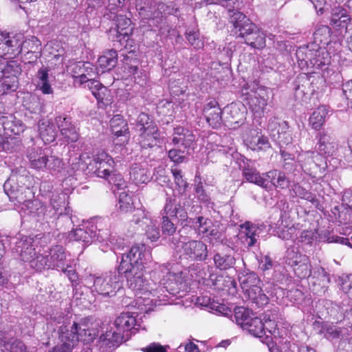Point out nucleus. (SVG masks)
<instances>
[{
  "instance_id": "2eb2a0df",
  "label": "nucleus",
  "mask_w": 352,
  "mask_h": 352,
  "mask_svg": "<svg viewBox=\"0 0 352 352\" xmlns=\"http://www.w3.org/2000/svg\"><path fill=\"white\" fill-rule=\"evenodd\" d=\"M48 260V268L63 269L68 267L67 263V254L63 246L56 245L50 249L46 255Z\"/></svg>"
},
{
  "instance_id": "a878e982",
  "label": "nucleus",
  "mask_w": 352,
  "mask_h": 352,
  "mask_svg": "<svg viewBox=\"0 0 352 352\" xmlns=\"http://www.w3.org/2000/svg\"><path fill=\"white\" fill-rule=\"evenodd\" d=\"M134 313H122L114 321L116 329L122 332L129 331L132 329H138L140 324L137 323Z\"/></svg>"
},
{
  "instance_id": "864d4df0",
  "label": "nucleus",
  "mask_w": 352,
  "mask_h": 352,
  "mask_svg": "<svg viewBox=\"0 0 352 352\" xmlns=\"http://www.w3.org/2000/svg\"><path fill=\"white\" fill-rule=\"evenodd\" d=\"M93 242H98L102 243L100 248L103 252L107 251L109 246L108 241L109 237V233L107 230H102L98 228L97 232H94L92 234Z\"/></svg>"
},
{
  "instance_id": "052dcab7",
  "label": "nucleus",
  "mask_w": 352,
  "mask_h": 352,
  "mask_svg": "<svg viewBox=\"0 0 352 352\" xmlns=\"http://www.w3.org/2000/svg\"><path fill=\"white\" fill-rule=\"evenodd\" d=\"M22 72L20 64L16 61H6L5 69V76H16L21 74Z\"/></svg>"
},
{
  "instance_id": "e433bc0d",
  "label": "nucleus",
  "mask_w": 352,
  "mask_h": 352,
  "mask_svg": "<svg viewBox=\"0 0 352 352\" xmlns=\"http://www.w3.org/2000/svg\"><path fill=\"white\" fill-rule=\"evenodd\" d=\"M98 63L99 66L104 70H111L118 63L117 52L114 50H107L98 58Z\"/></svg>"
},
{
  "instance_id": "aec40b11",
  "label": "nucleus",
  "mask_w": 352,
  "mask_h": 352,
  "mask_svg": "<svg viewBox=\"0 0 352 352\" xmlns=\"http://www.w3.org/2000/svg\"><path fill=\"white\" fill-rule=\"evenodd\" d=\"M160 134L157 125L140 131L139 144L143 148H152L160 142Z\"/></svg>"
},
{
  "instance_id": "72a5a7b5",
  "label": "nucleus",
  "mask_w": 352,
  "mask_h": 352,
  "mask_svg": "<svg viewBox=\"0 0 352 352\" xmlns=\"http://www.w3.org/2000/svg\"><path fill=\"white\" fill-rule=\"evenodd\" d=\"M351 21L347 11L340 7L335 8L332 10L331 24L335 27L346 28Z\"/></svg>"
},
{
  "instance_id": "6e6d98bb",
  "label": "nucleus",
  "mask_w": 352,
  "mask_h": 352,
  "mask_svg": "<svg viewBox=\"0 0 352 352\" xmlns=\"http://www.w3.org/2000/svg\"><path fill=\"white\" fill-rule=\"evenodd\" d=\"M28 263H30V266L36 271H41L42 270L48 268V260L47 256L41 254H36L34 257L31 258V260Z\"/></svg>"
},
{
  "instance_id": "39448f33",
  "label": "nucleus",
  "mask_w": 352,
  "mask_h": 352,
  "mask_svg": "<svg viewBox=\"0 0 352 352\" xmlns=\"http://www.w3.org/2000/svg\"><path fill=\"white\" fill-rule=\"evenodd\" d=\"M25 180L24 175L13 173L3 184L5 193L14 204H28L30 199L32 192L25 186Z\"/></svg>"
},
{
  "instance_id": "b1692460",
  "label": "nucleus",
  "mask_w": 352,
  "mask_h": 352,
  "mask_svg": "<svg viewBox=\"0 0 352 352\" xmlns=\"http://www.w3.org/2000/svg\"><path fill=\"white\" fill-rule=\"evenodd\" d=\"M226 111L230 124H241L245 120L246 109L243 104L231 103L226 107Z\"/></svg>"
},
{
  "instance_id": "6e6552de",
  "label": "nucleus",
  "mask_w": 352,
  "mask_h": 352,
  "mask_svg": "<svg viewBox=\"0 0 352 352\" xmlns=\"http://www.w3.org/2000/svg\"><path fill=\"white\" fill-rule=\"evenodd\" d=\"M182 254L194 261H204L208 258L207 245L201 240H189L182 243Z\"/></svg>"
},
{
  "instance_id": "7c9ffc66",
  "label": "nucleus",
  "mask_w": 352,
  "mask_h": 352,
  "mask_svg": "<svg viewBox=\"0 0 352 352\" xmlns=\"http://www.w3.org/2000/svg\"><path fill=\"white\" fill-rule=\"evenodd\" d=\"M242 229L243 230L240 233V239L242 243L247 247L254 245L258 237V228L246 223L243 226Z\"/></svg>"
},
{
  "instance_id": "c9c22d12",
  "label": "nucleus",
  "mask_w": 352,
  "mask_h": 352,
  "mask_svg": "<svg viewBox=\"0 0 352 352\" xmlns=\"http://www.w3.org/2000/svg\"><path fill=\"white\" fill-rule=\"evenodd\" d=\"M336 149V144L331 141V137L325 133H320V138L318 146V154L333 155Z\"/></svg>"
},
{
  "instance_id": "a211bd4d",
  "label": "nucleus",
  "mask_w": 352,
  "mask_h": 352,
  "mask_svg": "<svg viewBox=\"0 0 352 352\" xmlns=\"http://www.w3.org/2000/svg\"><path fill=\"white\" fill-rule=\"evenodd\" d=\"M34 239L31 237L24 236L15 244L14 250L24 262H28L32 257L36 256Z\"/></svg>"
},
{
  "instance_id": "c03bdc74",
  "label": "nucleus",
  "mask_w": 352,
  "mask_h": 352,
  "mask_svg": "<svg viewBox=\"0 0 352 352\" xmlns=\"http://www.w3.org/2000/svg\"><path fill=\"white\" fill-rule=\"evenodd\" d=\"M247 145L253 151H266L270 148L267 138L263 135H256L247 140Z\"/></svg>"
},
{
  "instance_id": "a18cd8bd",
  "label": "nucleus",
  "mask_w": 352,
  "mask_h": 352,
  "mask_svg": "<svg viewBox=\"0 0 352 352\" xmlns=\"http://www.w3.org/2000/svg\"><path fill=\"white\" fill-rule=\"evenodd\" d=\"M163 211L164 214L171 217H176L177 214L182 218L186 217V211L181 208V205H179V207L175 206V199L172 197L166 198Z\"/></svg>"
},
{
  "instance_id": "8fccbe9b",
  "label": "nucleus",
  "mask_w": 352,
  "mask_h": 352,
  "mask_svg": "<svg viewBox=\"0 0 352 352\" xmlns=\"http://www.w3.org/2000/svg\"><path fill=\"white\" fill-rule=\"evenodd\" d=\"M188 43L195 49L202 48L204 43L200 38V34L197 28H188L185 32Z\"/></svg>"
},
{
  "instance_id": "de8ad7c7",
  "label": "nucleus",
  "mask_w": 352,
  "mask_h": 352,
  "mask_svg": "<svg viewBox=\"0 0 352 352\" xmlns=\"http://www.w3.org/2000/svg\"><path fill=\"white\" fill-rule=\"evenodd\" d=\"M267 177L271 179V182L276 187L278 191L284 190L286 183V176L285 173L277 170L269 171Z\"/></svg>"
},
{
  "instance_id": "13d9d810",
  "label": "nucleus",
  "mask_w": 352,
  "mask_h": 352,
  "mask_svg": "<svg viewBox=\"0 0 352 352\" xmlns=\"http://www.w3.org/2000/svg\"><path fill=\"white\" fill-rule=\"evenodd\" d=\"M316 55L313 68L322 69L323 66L329 64V56L325 49L319 47Z\"/></svg>"
},
{
  "instance_id": "69168bd1",
  "label": "nucleus",
  "mask_w": 352,
  "mask_h": 352,
  "mask_svg": "<svg viewBox=\"0 0 352 352\" xmlns=\"http://www.w3.org/2000/svg\"><path fill=\"white\" fill-rule=\"evenodd\" d=\"M208 238L210 243H214L222 241V234L214 226H210L208 231L204 234Z\"/></svg>"
},
{
  "instance_id": "338daca9",
  "label": "nucleus",
  "mask_w": 352,
  "mask_h": 352,
  "mask_svg": "<svg viewBox=\"0 0 352 352\" xmlns=\"http://www.w3.org/2000/svg\"><path fill=\"white\" fill-rule=\"evenodd\" d=\"M162 219V233L168 236H172L176 231V227L174 223L168 219L167 216H163Z\"/></svg>"
},
{
  "instance_id": "473e14b6",
  "label": "nucleus",
  "mask_w": 352,
  "mask_h": 352,
  "mask_svg": "<svg viewBox=\"0 0 352 352\" xmlns=\"http://www.w3.org/2000/svg\"><path fill=\"white\" fill-rule=\"evenodd\" d=\"M243 292L247 300H250L257 307H261L267 303L268 298L263 294L261 285L248 288L243 290Z\"/></svg>"
},
{
  "instance_id": "09e8293b",
  "label": "nucleus",
  "mask_w": 352,
  "mask_h": 352,
  "mask_svg": "<svg viewBox=\"0 0 352 352\" xmlns=\"http://www.w3.org/2000/svg\"><path fill=\"white\" fill-rule=\"evenodd\" d=\"M342 329L333 324H324L322 326L320 333L329 340L338 339L342 335Z\"/></svg>"
},
{
  "instance_id": "0e129e2a",
  "label": "nucleus",
  "mask_w": 352,
  "mask_h": 352,
  "mask_svg": "<svg viewBox=\"0 0 352 352\" xmlns=\"http://www.w3.org/2000/svg\"><path fill=\"white\" fill-rule=\"evenodd\" d=\"M331 29L327 25H320L317 28L314 33L316 41L322 42V40L327 39L330 36Z\"/></svg>"
},
{
  "instance_id": "f257e3e1",
  "label": "nucleus",
  "mask_w": 352,
  "mask_h": 352,
  "mask_svg": "<svg viewBox=\"0 0 352 352\" xmlns=\"http://www.w3.org/2000/svg\"><path fill=\"white\" fill-rule=\"evenodd\" d=\"M167 271L166 276L163 278V286L145 276V269H123L118 270L120 275H124L128 287L132 290L138 298L139 303L148 305L150 302L157 304V301H166L168 294L175 295L180 289L183 283L182 273L170 272L166 266L163 267Z\"/></svg>"
},
{
  "instance_id": "1a4fd4ad",
  "label": "nucleus",
  "mask_w": 352,
  "mask_h": 352,
  "mask_svg": "<svg viewBox=\"0 0 352 352\" xmlns=\"http://www.w3.org/2000/svg\"><path fill=\"white\" fill-rule=\"evenodd\" d=\"M23 38L21 34L3 33L1 43L2 56L6 58H14L23 52Z\"/></svg>"
},
{
  "instance_id": "4d7b16f0",
  "label": "nucleus",
  "mask_w": 352,
  "mask_h": 352,
  "mask_svg": "<svg viewBox=\"0 0 352 352\" xmlns=\"http://www.w3.org/2000/svg\"><path fill=\"white\" fill-rule=\"evenodd\" d=\"M2 81L1 83V90L3 94L8 91H15L18 87V78L16 76H3L1 77Z\"/></svg>"
},
{
  "instance_id": "9d476101",
  "label": "nucleus",
  "mask_w": 352,
  "mask_h": 352,
  "mask_svg": "<svg viewBox=\"0 0 352 352\" xmlns=\"http://www.w3.org/2000/svg\"><path fill=\"white\" fill-rule=\"evenodd\" d=\"M70 72L76 78V82L84 85L88 80H93L98 76L96 68L89 62H78L69 66Z\"/></svg>"
},
{
  "instance_id": "49530a36",
  "label": "nucleus",
  "mask_w": 352,
  "mask_h": 352,
  "mask_svg": "<svg viewBox=\"0 0 352 352\" xmlns=\"http://www.w3.org/2000/svg\"><path fill=\"white\" fill-rule=\"evenodd\" d=\"M66 195L65 194H56L53 195L51 198V205L54 208L55 213L59 215L63 214V210H65V214L69 215V208L66 207Z\"/></svg>"
},
{
  "instance_id": "393cba45",
  "label": "nucleus",
  "mask_w": 352,
  "mask_h": 352,
  "mask_svg": "<svg viewBox=\"0 0 352 352\" xmlns=\"http://www.w3.org/2000/svg\"><path fill=\"white\" fill-rule=\"evenodd\" d=\"M195 141V137L192 131L182 126L174 128L172 143L174 145L182 146L185 148L190 146Z\"/></svg>"
},
{
  "instance_id": "bf43d9fd",
  "label": "nucleus",
  "mask_w": 352,
  "mask_h": 352,
  "mask_svg": "<svg viewBox=\"0 0 352 352\" xmlns=\"http://www.w3.org/2000/svg\"><path fill=\"white\" fill-rule=\"evenodd\" d=\"M210 3H219L228 9L229 12L238 11L241 4V0H208Z\"/></svg>"
},
{
  "instance_id": "423d86ee",
  "label": "nucleus",
  "mask_w": 352,
  "mask_h": 352,
  "mask_svg": "<svg viewBox=\"0 0 352 352\" xmlns=\"http://www.w3.org/2000/svg\"><path fill=\"white\" fill-rule=\"evenodd\" d=\"M152 260L151 252L144 244L133 245L128 252L122 255L118 270L123 269H145V265Z\"/></svg>"
},
{
  "instance_id": "3c124183",
  "label": "nucleus",
  "mask_w": 352,
  "mask_h": 352,
  "mask_svg": "<svg viewBox=\"0 0 352 352\" xmlns=\"http://www.w3.org/2000/svg\"><path fill=\"white\" fill-rule=\"evenodd\" d=\"M195 192L197 195V199L207 206L211 204V199L209 195L206 192L204 188L203 183L201 178L197 176L195 177Z\"/></svg>"
},
{
  "instance_id": "4c0bfd02",
  "label": "nucleus",
  "mask_w": 352,
  "mask_h": 352,
  "mask_svg": "<svg viewBox=\"0 0 352 352\" xmlns=\"http://www.w3.org/2000/svg\"><path fill=\"white\" fill-rule=\"evenodd\" d=\"M328 113V109L326 106L318 107L311 115L309 118V124L313 129L320 130L325 122V118Z\"/></svg>"
},
{
  "instance_id": "6ab92c4d",
  "label": "nucleus",
  "mask_w": 352,
  "mask_h": 352,
  "mask_svg": "<svg viewBox=\"0 0 352 352\" xmlns=\"http://www.w3.org/2000/svg\"><path fill=\"white\" fill-rule=\"evenodd\" d=\"M242 168L243 175L245 179L250 183L255 184L258 186L266 188L268 184L267 179L261 176L259 172L253 166L251 160H247L243 162V166H241Z\"/></svg>"
},
{
  "instance_id": "603ef678",
  "label": "nucleus",
  "mask_w": 352,
  "mask_h": 352,
  "mask_svg": "<svg viewBox=\"0 0 352 352\" xmlns=\"http://www.w3.org/2000/svg\"><path fill=\"white\" fill-rule=\"evenodd\" d=\"M132 197L125 191L121 192L119 195L118 209L122 212H129L133 209Z\"/></svg>"
},
{
  "instance_id": "9b49d317",
  "label": "nucleus",
  "mask_w": 352,
  "mask_h": 352,
  "mask_svg": "<svg viewBox=\"0 0 352 352\" xmlns=\"http://www.w3.org/2000/svg\"><path fill=\"white\" fill-rule=\"evenodd\" d=\"M319 45L316 43L298 47L295 54L298 67L301 69L313 68Z\"/></svg>"
},
{
  "instance_id": "f704fd0d",
  "label": "nucleus",
  "mask_w": 352,
  "mask_h": 352,
  "mask_svg": "<svg viewBox=\"0 0 352 352\" xmlns=\"http://www.w3.org/2000/svg\"><path fill=\"white\" fill-rule=\"evenodd\" d=\"M41 43L40 41L35 36L24 40L23 38V52L25 53V56H30L26 58L36 60L38 58L37 54L41 50Z\"/></svg>"
},
{
  "instance_id": "680f3d73",
  "label": "nucleus",
  "mask_w": 352,
  "mask_h": 352,
  "mask_svg": "<svg viewBox=\"0 0 352 352\" xmlns=\"http://www.w3.org/2000/svg\"><path fill=\"white\" fill-rule=\"evenodd\" d=\"M210 280L212 282V285L219 290H223L226 286H224V283L228 285H231L233 287L236 286V282L234 280H232L230 277H227V280L225 279L222 276H215L213 279L212 276L210 277Z\"/></svg>"
},
{
  "instance_id": "774afa93",
  "label": "nucleus",
  "mask_w": 352,
  "mask_h": 352,
  "mask_svg": "<svg viewBox=\"0 0 352 352\" xmlns=\"http://www.w3.org/2000/svg\"><path fill=\"white\" fill-rule=\"evenodd\" d=\"M172 174L174 177V180L176 185L180 188L186 190L188 184L186 180L184 179L182 170L177 168H173L171 169Z\"/></svg>"
},
{
  "instance_id": "cd10ccee",
  "label": "nucleus",
  "mask_w": 352,
  "mask_h": 352,
  "mask_svg": "<svg viewBox=\"0 0 352 352\" xmlns=\"http://www.w3.org/2000/svg\"><path fill=\"white\" fill-rule=\"evenodd\" d=\"M214 266L219 270H227L232 268L236 263L234 254L231 250L228 252H217L213 256Z\"/></svg>"
},
{
  "instance_id": "c756f323",
  "label": "nucleus",
  "mask_w": 352,
  "mask_h": 352,
  "mask_svg": "<svg viewBox=\"0 0 352 352\" xmlns=\"http://www.w3.org/2000/svg\"><path fill=\"white\" fill-rule=\"evenodd\" d=\"M130 179L135 184H146L151 179V173L146 165L135 164L130 170Z\"/></svg>"
},
{
  "instance_id": "79ce46f5",
  "label": "nucleus",
  "mask_w": 352,
  "mask_h": 352,
  "mask_svg": "<svg viewBox=\"0 0 352 352\" xmlns=\"http://www.w3.org/2000/svg\"><path fill=\"white\" fill-rule=\"evenodd\" d=\"M253 313L249 309L243 307H236L234 310V317L236 323L244 329V326H247L250 319L253 318Z\"/></svg>"
},
{
  "instance_id": "f8f14e48",
  "label": "nucleus",
  "mask_w": 352,
  "mask_h": 352,
  "mask_svg": "<svg viewBox=\"0 0 352 352\" xmlns=\"http://www.w3.org/2000/svg\"><path fill=\"white\" fill-rule=\"evenodd\" d=\"M132 221L141 227L145 226V234L151 241H156L160 237V232L156 222L147 217L144 212L140 210L133 215Z\"/></svg>"
},
{
  "instance_id": "4be33fe9",
  "label": "nucleus",
  "mask_w": 352,
  "mask_h": 352,
  "mask_svg": "<svg viewBox=\"0 0 352 352\" xmlns=\"http://www.w3.org/2000/svg\"><path fill=\"white\" fill-rule=\"evenodd\" d=\"M204 113L207 122L213 128L218 127L221 123V109L215 100L209 102L204 108Z\"/></svg>"
},
{
  "instance_id": "ea45409f",
  "label": "nucleus",
  "mask_w": 352,
  "mask_h": 352,
  "mask_svg": "<svg viewBox=\"0 0 352 352\" xmlns=\"http://www.w3.org/2000/svg\"><path fill=\"white\" fill-rule=\"evenodd\" d=\"M239 280L243 290L259 286L261 284V280L257 274L248 270L244 271L239 275Z\"/></svg>"
},
{
  "instance_id": "f3484780",
  "label": "nucleus",
  "mask_w": 352,
  "mask_h": 352,
  "mask_svg": "<svg viewBox=\"0 0 352 352\" xmlns=\"http://www.w3.org/2000/svg\"><path fill=\"white\" fill-rule=\"evenodd\" d=\"M98 225L94 223H89L82 226V228H76L69 233L71 239L82 242L87 245L93 242L92 234L97 232Z\"/></svg>"
},
{
  "instance_id": "bb28decb",
  "label": "nucleus",
  "mask_w": 352,
  "mask_h": 352,
  "mask_svg": "<svg viewBox=\"0 0 352 352\" xmlns=\"http://www.w3.org/2000/svg\"><path fill=\"white\" fill-rule=\"evenodd\" d=\"M250 109L256 116H261L267 106V100L264 96V91L259 90L250 95L248 98Z\"/></svg>"
},
{
  "instance_id": "7ed1b4c3",
  "label": "nucleus",
  "mask_w": 352,
  "mask_h": 352,
  "mask_svg": "<svg viewBox=\"0 0 352 352\" xmlns=\"http://www.w3.org/2000/svg\"><path fill=\"white\" fill-rule=\"evenodd\" d=\"M236 33L243 38L245 43L253 48L261 49L265 46V38L257 27L242 12L236 11L230 16Z\"/></svg>"
},
{
  "instance_id": "412c9836",
  "label": "nucleus",
  "mask_w": 352,
  "mask_h": 352,
  "mask_svg": "<svg viewBox=\"0 0 352 352\" xmlns=\"http://www.w3.org/2000/svg\"><path fill=\"white\" fill-rule=\"evenodd\" d=\"M244 330L248 331L251 335L259 338L263 342L268 344L271 341V337L266 335L265 325L261 318L253 317L250 319L247 326H244Z\"/></svg>"
},
{
  "instance_id": "f03ea898",
  "label": "nucleus",
  "mask_w": 352,
  "mask_h": 352,
  "mask_svg": "<svg viewBox=\"0 0 352 352\" xmlns=\"http://www.w3.org/2000/svg\"><path fill=\"white\" fill-rule=\"evenodd\" d=\"M98 324L85 319L71 326H62L58 330L59 342L49 352H72L79 341L90 343L98 336Z\"/></svg>"
},
{
  "instance_id": "37998d69",
  "label": "nucleus",
  "mask_w": 352,
  "mask_h": 352,
  "mask_svg": "<svg viewBox=\"0 0 352 352\" xmlns=\"http://www.w3.org/2000/svg\"><path fill=\"white\" fill-rule=\"evenodd\" d=\"M188 223L192 225L194 230L198 235H204L208 231V228L212 224L211 221L202 216H199L194 219H190Z\"/></svg>"
},
{
  "instance_id": "2f4dec72",
  "label": "nucleus",
  "mask_w": 352,
  "mask_h": 352,
  "mask_svg": "<svg viewBox=\"0 0 352 352\" xmlns=\"http://www.w3.org/2000/svg\"><path fill=\"white\" fill-rule=\"evenodd\" d=\"M291 266L294 274L300 278H308L311 275L310 265L306 256H296Z\"/></svg>"
},
{
  "instance_id": "dca6fc26",
  "label": "nucleus",
  "mask_w": 352,
  "mask_h": 352,
  "mask_svg": "<svg viewBox=\"0 0 352 352\" xmlns=\"http://www.w3.org/2000/svg\"><path fill=\"white\" fill-rule=\"evenodd\" d=\"M55 121L61 135L67 140V142H75L78 140V133L72 124L71 118L59 116L56 118Z\"/></svg>"
},
{
  "instance_id": "4468645a",
  "label": "nucleus",
  "mask_w": 352,
  "mask_h": 352,
  "mask_svg": "<svg viewBox=\"0 0 352 352\" xmlns=\"http://www.w3.org/2000/svg\"><path fill=\"white\" fill-rule=\"evenodd\" d=\"M164 3L160 2L153 5L142 6L138 8L140 15L144 19L153 21L157 26L163 21L164 15L162 10Z\"/></svg>"
},
{
  "instance_id": "0eeeda50",
  "label": "nucleus",
  "mask_w": 352,
  "mask_h": 352,
  "mask_svg": "<svg viewBox=\"0 0 352 352\" xmlns=\"http://www.w3.org/2000/svg\"><path fill=\"white\" fill-rule=\"evenodd\" d=\"M87 169L86 174H94L111 183L113 179L112 173L114 169V161L111 156L102 152L94 156L93 160L87 165Z\"/></svg>"
},
{
  "instance_id": "e2e57ef3",
  "label": "nucleus",
  "mask_w": 352,
  "mask_h": 352,
  "mask_svg": "<svg viewBox=\"0 0 352 352\" xmlns=\"http://www.w3.org/2000/svg\"><path fill=\"white\" fill-rule=\"evenodd\" d=\"M151 125H156L155 123L151 120L149 116L145 113H141L139 114L137 119V126L140 127L139 131L146 130L148 126Z\"/></svg>"
},
{
  "instance_id": "ddd939ff",
  "label": "nucleus",
  "mask_w": 352,
  "mask_h": 352,
  "mask_svg": "<svg viewBox=\"0 0 352 352\" xmlns=\"http://www.w3.org/2000/svg\"><path fill=\"white\" fill-rule=\"evenodd\" d=\"M299 161L304 160L303 164H298L294 165V172L300 173L302 170L310 175L317 173L318 164L317 162L321 159L320 155L314 151H308L305 154L298 155Z\"/></svg>"
},
{
  "instance_id": "20e7f679",
  "label": "nucleus",
  "mask_w": 352,
  "mask_h": 352,
  "mask_svg": "<svg viewBox=\"0 0 352 352\" xmlns=\"http://www.w3.org/2000/svg\"><path fill=\"white\" fill-rule=\"evenodd\" d=\"M85 285L91 287V292L102 296H113L120 287L118 276L115 272H107L101 276L87 275L84 278Z\"/></svg>"
},
{
  "instance_id": "5fc2aeb1",
  "label": "nucleus",
  "mask_w": 352,
  "mask_h": 352,
  "mask_svg": "<svg viewBox=\"0 0 352 352\" xmlns=\"http://www.w3.org/2000/svg\"><path fill=\"white\" fill-rule=\"evenodd\" d=\"M94 96L98 101L99 107L100 108L104 109L106 107L111 104V98L109 96V91L106 87L99 89V91L95 93Z\"/></svg>"
},
{
  "instance_id": "58836bf2",
  "label": "nucleus",
  "mask_w": 352,
  "mask_h": 352,
  "mask_svg": "<svg viewBox=\"0 0 352 352\" xmlns=\"http://www.w3.org/2000/svg\"><path fill=\"white\" fill-rule=\"evenodd\" d=\"M115 24L116 25V32L119 34L118 38L122 36L124 38L131 34V21L126 16L122 14L117 15L115 19Z\"/></svg>"
},
{
  "instance_id": "a19ab883",
  "label": "nucleus",
  "mask_w": 352,
  "mask_h": 352,
  "mask_svg": "<svg viewBox=\"0 0 352 352\" xmlns=\"http://www.w3.org/2000/svg\"><path fill=\"white\" fill-rule=\"evenodd\" d=\"M110 126L112 133L116 137L125 136L129 133L127 124L120 115L110 120Z\"/></svg>"
},
{
  "instance_id": "c85d7f7f",
  "label": "nucleus",
  "mask_w": 352,
  "mask_h": 352,
  "mask_svg": "<svg viewBox=\"0 0 352 352\" xmlns=\"http://www.w3.org/2000/svg\"><path fill=\"white\" fill-rule=\"evenodd\" d=\"M27 157L32 168L42 169L47 166V156L40 147H33L28 151Z\"/></svg>"
},
{
  "instance_id": "5701e85b",
  "label": "nucleus",
  "mask_w": 352,
  "mask_h": 352,
  "mask_svg": "<svg viewBox=\"0 0 352 352\" xmlns=\"http://www.w3.org/2000/svg\"><path fill=\"white\" fill-rule=\"evenodd\" d=\"M39 135L45 144L54 142L57 135L54 124L48 119H42L38 122Z\"/></svg>"
}]
</instances>
